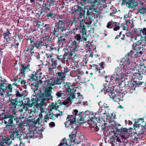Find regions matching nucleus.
Masks as SVG:
<instances>
[{"label":"nucleus","instance_id":"nucleus-1","mask_svg":"<svg viewBox=\"0 0 146 146\" xmlns=\"http://www.w3.org/2000/svg\"><path fill=\"white\" fill-rule=\"evenodd\" d=\"M1 112L0 113V119L2 120V123L5 124V129L10 130L15 127V124L13 120L16 121L18 127L22 128L24 122L23 119L24 117L22 114L19 115L18 112L15 110H13L12 114L5 113V110H2Z\"/></svg>","mask_w":146,"mask_h":146},{"label":"nucleus","instance_id":"nucleus-2","mask_svg":"<svg viewBox=\"0 0 146 146\" xmlns=\"http://www.w3.org/2000/svg\"><path fill=\"white\" fill-rule=\"evenodd\" d=\"M73 115H68L66 121L64 123L66 127L74 128L73 125H75L76 119L78 122L84 123L90 119L89 115L86 114L85 112H79L76 109L73 110L72 112Z\"/></svg>","mask_w":146,"mask_h":146},{"label":"nucleus","instance_id":"nucleus-3","mask_svg":"<svg viewBox=\"0 0 146 146\" xmlns=\"http://www.w3.org/2000/svg\"><path fill=\"white\" fill-rule=\"evenodd\" d=\"M41 38H33L26 40L25 44L27 46H48L51 42V38L47 34H43Z\"/></svg>","mask_w":146,"mask_h":146},{"label":"nucleus","instance_id":"nucleus-4","mask_svg":"<svg viewBox=\"0 0 146 146\" xmlns=\"http://www.w3.org/2000/svg\"><path fill=\"white\" fill-rule=\"evenodd\" d=\"M81 25L78 26L77 29L80 30V33L75 35L74 37L79 44L80 42H87V30L86 29V26ZM90 43L89 41H87L86 46H90Z\"/></svg>","mask_w":146,"mask_h":146},{"label":"nucleus","instance_id":"nucleus-5","mask_svg":"<svg viewBox=\"0 0 146 146\" xmlns=\"http://www.w3.org/2000/svg\"><path fill=\"white\" fill-rule=\"evenodd\" d=\"M131 72V73H133L134 77L131 80L129 86L131 90H135L136 87L141 86L144 83L143 82L140 81L143 78L142 75L143 73L135 72L133 71Z\"/></svg>","mask_w":146,"mask_h":146},{"label":"nucleus","instance_id":"nucleus-6","mask_svg":"<svg viewBox=\"0 0 146 146\" xmlns=\"http://www.w3.org/2000/svg\"><path fill=\"white\" fill-rule=\"evenodd\" d=\"M46 56L48 60L50 61L51 63L48 62L45 66L48 65L49 66H47L48 69L49 71H52L57 66L58 63L59 62L58 55L46 53Z\"/></svg>","mask_w":146,"mask_h":146},{"label":"nucleus","instance_id":"nucleus-7","mask_svg":"<svg viewBox=\"0 0 146 146\" xmlns=\"http://www.w3.org/2000/svg\"><path fill=\"white\" fill-rule=\"evenodd\" d=\"M138 52L135 51L134 52L131 50L130 52L128 53L127 54L122 58L120 62V65L123 66V68H127L129 66L130 60L132 58L136 57L138 55H136Z\"/></svg>","mask_w":146,"mask_h":146},{"label":"nucleus","instance_id":"nucleus-8","mask_svg":"<svg viewBox=\"0 0 146 146\" xmlns=\"http://www.w3.org/2000/svg\"><path fill=\"white\" fill-rule=\"evenodd\" d=\"M137 30L140 35H138L134 38L135 40H137V42L135 43V46H145V41L142 40V39L143 38L145 39H146V28H138Z\"/></svg>","mask_w":146,"mask_h":146},{"label":"nucleus","instance_id":"nucleus-9","mask_svg":"<svg viewBox=\"0 0 146 146\" xmlns=\"http://www.w3.org/2000/svg\"><path fill=\"white\" fill-rule=\"evenodd\" d=\"M66 24L65 20H58V22L56 23L54 27L52 34L56 37L58 36L60 31L61 32H65L67 29L64 25Z\"/></svg>","mask_w":146,"mask_h":146},{"label":"nucleus","instance_id":"nucleus-10","mask_svg":"<svg viewBox=\"0 0 146 146\" xmlns=\"http://www.w3.org/2000/svg\"><path fill=\"white\" fill-rule=\"evenodd\" d=\"M104 88L101 90V92H104L105 94H108L114 101L118 102L120 101V98L118 97L119 96L117 94H115V91H112L110 87L106 84L104 85Z\"/></svg>","mask_w":146,"mask_h":146},{"label":"nucleus","instance_id":"nucleus-11","mask_svg":"<svg viewBox=\"0 0 146 146\" xmlns=\"http://www.w3.org/2000/svg\"><path fill=\"white\" fill-rule=\"evenodd\" d=\"M6 80L4 78L0 80V96L1 97L4 96L5 91L7 90L8 92L12 91V87L11 84H7Z\"/></svg>","mask_w":146,"mask_h":146},{"label":"nucleus","instance_id":"nucleus-12","mask_svg":"<svg viewBox=\"0 0 146 146\" xmlns=\"http://www.w3.org/2000/svg\"><path fill=\"white\" fill-rule=\"evenodd\" d=\"M53 89V88L51 86L48 85V83L46 86L45 87L44 92L40 95V97L42 98L43 101L44 102L46 99L53 98L52 96L51 95V93H52V90Z\"/></svg>","mask_w":146,"mask_h":146},{"label":"nucleus","instance_id":"nucleus-13","mask_svg":"<svg viewBox=\"0 0 146 146\" xmlns=\"http://www.w3.org/2000/svg\"><path fill=\"white\" fill-rule=\"evenodd\" d=\"M105 64H104V63L102 62L99 64L100 67L98 65L95 64L89 65V68L95 73L98 71L99 73L103 74H104L105 72V71L103 70L105 67Z\"/></svg>","mask_w":146,"mask_h":146},{"label":"nucleus","instance_id":"nucleus-14","mask_svg":"<svg viewBox=\"0 0 146 146\" xmlns=\"http://www.w3.org/2000/svg\"><path fill=\"white\" fill-rule=\"evenodd\" d=\"M64 88L67 96H73L75 97L76 90H74V85L72 83L66 82L64 84Z\"/></svg>","mask_w":146,"mask_h":146},{"label":"nucleus","instance_id":"nucleus-15","mask_svg":"<svg viewBox=\"0 0 146 146\" xmlns=\"http://www.w3.org/2000/svg\"><path fill=\"white\" fill-rule=\"evenodd\" d=\"M121 5H124L127 6L129 8L136 9L139 4L138 0H122Z\"/></svg>","mask_w":146,"mask_h":146},{"label":"nucleus","instance_id":"nucleus-16","mask_svg":"<svg viewBox=\"0 0 146 146\" xmlns=\"http://www.w3.org/2000/svg\"><path fill=\"white\" fill-rule=\"evenodd\" d=\"M42 74L41 68H40L36 70V71H34L28 76L29 81H36L37 80L40 79V75Z\"/></svg>","mask_w":146,"mask_h":146},{"label":"nucleus","instance_id":"nucleus-17","mask_svg":"<svg viewBox=\"0 0 146 146\" xmlns=\"http://www.w3.org/2000/svg\"><path fill=\"white\" fill-rule=\"evenodd\" d=\"M42 100L40 95H37L35 97V98H33L31 99V104H32V106L34 105H36L37 107H41L44 105V102Z\"/></svg>","mask_w":146,"mask_h":146},{"label":"nucleus","instance_id":"nucleus-18","mask_svg":"<svg viewBox=\"0 0 146 146\" xmlns=\"http://www.w3.org/2000/svg\"><path fill=\"white\" fill-rule=\"evenodd\" d=\"M10 30H11V29H7L6 32L3 33V38L4 39V40H6V46L7 45L9 46H13L12 42H13V40H12L10 38L11 36V33H10Z\"/></svg>","mask_w":146,"mask_h":146},{"label":"nucleus","instance_id":"nucleus-19","mask_svg":"<svg viewBox=\"0 0 146 146\" xmlns=\"http://www.w3.org/2000/svg\"><path fill=\"white\" fill-rule=\"evenodd\" d=\"M62 80L56 77H54L50 79L48 82V85L53 87L54 88H56L57 86L61 85Z\"/></svg>","mask_w":146,"mask_h":146},{"label":"nucleus","instance_id":"nucleus-20","mask_svg":"<svg viewBox=\"0 0 146 146\" xmlns=\"http://www.w3.org/2000/svg\"><path fill=\"white\" fill-rule=\"evenodd\" d=\"M12 129L10 130H11L9 131V133H10V137L13 140H14L17 139H18L21 137V131H20V130L18 129Z\"/></svg>","mask_w":146,"mask_h":146},{"label":"nucleus","instance_id":"nucleus-21","mask_svg":"<svg viewBox=\"0 0 146 146\" xmlns=\"http://www.w3.org/2000/svg\"><path fill=\"white\" fill-rule=\"evenodd\" d=\"M72 14H78L82 13H85V10H87L86 8H83L81 7L79 5H76L72 7Z\"/></svg>","mask_w":146,"mask_h":146},{"label":"nucleus","instance_id":"nucleus-22","mask_svg":"<svg viewBox=\"0 0 146 146\" xmlns=\"http://www.w3.org/2000/svg\"><path fill=\"white\" fill-rule=\"evenodd\" d=\"M98 105L101 108L102 110L100 112L102 114H107L110 110V108L109 105L103 103L102 101L99 102Z\"/></svg>","mask_w":146,"mask_h":146},{"label":"nucleus","instance_id":"nucleus-23","mask_svg":"<svg viewBox=\"0 0 146 146\" xmlns=\"http://www.w3.org/2000/svg\"><path fill=\"white\" fill-rule=\"evenodd\" d=\"M40 46H28V47H26L25 49L23 51V52L26 55V56L27 57L28 59L29 60L31 59V57L33 55V53H34V52L33 51L34 47H36L38 48H39Z\"/></svg>","mask_w":146,"mask_h":146},{"label":"nucleus","instance_id":"nucleus-24","mask_svg":"<svg viewBox=\"0 0 146 146\" xmlns=\"http://www.w3.org/2000/svg\"><path fill=\"white\" fill-rule=\"evenodd\" d=\"M30 65L29 64H26L25 63H22L21 64V66L20 67V72L19 74V75L20 76L21 75L23 77H24L25 74L26 73V71L28 72L30 71Z\"/></svg>","mask_w":146,"mask_h":146},{"label":"nucleus","instance_id":"nucleus-25","mask_svg":"<svg viewBox=\"0 0 146 146\" xmlns=\"http://www.w3.org/2000/svg\"><path fill=\"white\" fill-rule=\"evenodd\" d=\"M18 99V98H16L14 99H12V98H9V106H10L11 109H15L16 108L17 106H19L20 105V104H19V103H20V100L19 101Z\"/></svg>","mask_w":146,"mask_h":146},{"label":"nucleus","instance_id":"nucleus-26","mask_svg":"<svg viewBox=\"0 0 146 146\" xmlns=\"http://www.w3.org/2000/svg\"><path fill=\"white\" fill-rule=\"evenodd\" d=\"M85 13L83 12V13H82L77 14L79 15L78 19L80 22V25L79 26H80L81 25L82 26V25H83V26H85L88 27L89 26L88 23L87 22H85L84 20L85 17Z\"/></svg>","mask_w":146,"mask_h":146},{"label":"nucleus","instance_id":"nucleus-27","mask_svg":"<svg viewBox=\"0 0 146 146\" xmlns=\"http://www.w3.org/2000/svg\"><path fill=\"white\" fill-rule=\"evenodd\" d=\"M103 124L104 125H100L98 127L97 125V123H94V125H92V126L93 128H94V130L96 131H98L100 129H101L103 132L106 131L108 127L107 126H106L107 124V123H104Z\"/></svg>","mask_w":146,"mask_h":146},{"label":"nucleus","instance_id":"nucleus-28","mask_svg":"<svg viewBox=\"0 0 146 146\" xmlns=\"http://www.w3.org/2000/svg\"><path fill=\"white\" fill-rule=\"evenodd\" d=\"M116 131L117 132L121 135L122 134L121 136L123 139H127V137H125L124 134L128 133V130L129 129L121 127V129H119L118 128H116Z\"/></svg>","mask_w":146,"mask_h":146},{"label":"nucleus","instance_id":"nucleus-29","mask_svg":"<svg viewBox=\"0 0 146 146\" xmlns=\"http://www.w3.org/2000/svg\"><path fill=\"white\" fill-rule=\"evenodd\" d=\"M120 77L118 75H117L115 74H114L112 75V83L114 84L115 83L117 84H118L119 85L120 87H122L121 86L122 83L119 82V80L120 79Z\"/></svg>","mask_w":146,"mask_h":146},{"label":"nucleus","instance_id":"nucleus-30","mask_svg":"<svg viewBox=\"0 0 146 146\" xmlns=\"http://www.w3.org/2000/svg\"><path fill=\"white\" fill-rule=\"evenodd\" d=\"M124 69L121 67H117L115 69V74L118 75L121 78L123 77L125 73L124 71Z\"/></svg>","mask_w":146,"mask_h":146},{"label":"nucleus","instance_id":"nucleus-31","mask_svg":"<svg viewBox=\"0 0 146 146\" xmlns=\"http://www.w3.org/2000/svg\"><path fill=\"white\" fill-rule=\"evenodd\" d=\"M76 132L74 130L70 133V134L69 135V139H68L69 141L73 142L74 143H76Z\"/></svg>","mask_w":146,"mask_h":146},{"label":"nucleus","instance_id":"nucleus-32","mask_svg":"<svg viewBox=\"0 0 146 146\" xmlns=\"http://www.w3.org/2000/svg\"><path fill=\"white\" fill-rule=\"evenodd\" d=\"M45 17L46 20L50 19H53L56 16V14H54L53 11H46Z\"/></svg>","mask_w":146,"mask_h":146},{"label":"nucleus","instance_id":"nucleus-33","mask_svg":"<svg viewBox=\"0 0 146 146\" xmlns=\"http://www.w3.org/2000/svg\"><path fill=\"white\" fill-rule=\"evenodd\" d=\"M68 54L65 52L63 55H58L59 62H61L65 64L66 61L68 60Z\"/></svg>","mask_w":146,"mask_h":146},{"label":"nucleus","instance_id":"nucleus-34","mask_svg":"<svg viewBox=\"0 0 146 146\" xmlns=\"http://www.w3.org/2000/svg\"><path fill=\"white\" fill-rule=\"evenodd\" d=\"M46 12V11L42 8L37 13H36V16L39 19L44 18L45 17Z\"/></svg>","mask_w":146,"mask_h":146},{"label":"nucleus","instance_id":"nucleus-35","mask_svg":"<svg viewBox=\"0 0 146 146\" xmlns=\"http://www.w3.org/2000/svg\"><path fill=\"white\" fill-rule=\"evenodd\" d=\"M62 102L60 99L55 102L54 104L52 103L51 105L52 108L54 110H57V108H59L60 106H62Z\"/></svg>","mask_w":146,"mask_h":146},{"label":"nucleus","instance_id":"nucleus-36","mask_svg":"<svg viewBox=\"0 0 146 146\" xmlns=\"http://www.w3.org/2000/svg\"><path fill=\"white\" fill-rule=\"evenodd\" d=\"M116 135V134H115L110 137V142L112 143H115V141L120 143H121L119 137Z\"/></svg>","mask_w":146,"mask_h":146},{"label":"nucleus","instance_id":"nucleus-37","mask_svg":"<svg viewBox=\"0 0 146 146\" xmlns=\"http://www.w3.org/2000/svg\"><path fill=\"white\" fill-rule=\"evenodd\" d=\"M100 0H83V2H87L88 3L90 4V5L97 7L98 4Z\"/></svg>","mask_w":146,"mask_h":146},{"label":"nucleus","instance_id":"nucleus-38","mask_svg":"<svg viewBox=\"0 0 146 146\" xmlns=\"http://www.w3.org/2000/svg\"><path fill=\"white\" fill-rule=\"evenodd\" d=\"M68 98H67V100L66 101H64L62 102V106L63 105L65 106H66L69 103L70 104H72V100L76 97H74L73 96H67Z\"/></svg>","mask_w":146,"mask_h":146},{"label":"nucleus","instance_id":"nucleus-39","mask_svg":"<svg viewBox=\"0 0 146 146\" xmlns=\"http://www.w3.org/2000/svg\"><path fill=\"white\" fill-rule=\"evenodd\" d=\"M55 74L56 78H59L62 80H63V79L66 77L65 75L63 73V71H61L60 72L56 71Z\"/></svg>","mask_w":146,"mask_h":146},{"label":"nucleus","instance_id":"nucleus-40","mask_svg":"<svg viewBox=\"0 0 146 146\" xmlns=\"http://www.w3.org/2000/svg\"><path fill=\"white\" fill-rule=\"evenodd\" d=\"M39 83L38 81H36L31 84V89L34 91V92L36 91L38 89Z\"/></svg>","mask_w":146,"mask_h":146},{"label":"nucleus","instance_id":"nucleus-41","mask_svg":"<svg viewBox=\"0 0 146 146\" xmlns=\"http://www.w3.org/2000/svg\"><path fill=\"white\" fill-rule=\"evenodd\" d=\"M131 21L130 19H127L126 22L125 24L122 23L120 25V27L123 30H127L128 25L131 23Z\"/></svg>","mask_w":146,"mask_h":146},{"label":"nucleus","instance_id":"nucleus-42","mask_svg":"<svg viewBox=\"0 0 146 146\" xmlns=\"http://www.w3.org/2000/svg\"><path fill=\"white\" fill-rule=\"evenodd\" d=\"M42 31L44 32H48L51 30L52 27V25L48 24H45L43 25Z\"/></svg>","mask_w":146,"mask_h":146},{"label":"nucleus","instance_id":"nucleus-43","mask_svg":"<svg viewBox=\"0 0 146 146\" xmlns=\"http://www.w3.org/2000/svg\"><path fill=\"white\" fill-rule=\"evenodd\" d=\"M127 74H130L131 73L133 74V73H131V72H139V70H137V68L135 67V68H130L129 67L127 68L126 71H127Z\"/></svg>","mask_w":146,"mask_h":146},{"label":"nucleus","instance_id":"nucleus-44","mask_svg":"<svg viewBox=\"0 0 146 146\" xmlns=\"http://www.w3.org/2000/svg\"><path fill=\"white\" fill-rule=\"evenodd\" d=\"M60 35L62 36V37L66 38L67 37H68L70 35V34H72V31H69L67 32H65L64 33H63V32H61V31H60Z\"/></svg>","mask_w":146,"mask_h":146},{"label":"nucleus","instance_id":"nucleus-45","mask_svg":"<svg viewBox=\"0 0 146 146\" xmlns=\"http://www.w3.org/2000/svg\"><path fill=\"white\" fill-rule=\"evenodd\" d=\"M25 101V104L30 107H32V105L31 103V100L28 97L26 98H24Z\"/></svg>","mask_w":146,"mask_h":146},{"label":"nucleus","instance_id":"nucleus-46","mask_svg":"<svg viewBox=\"0 0 146 146\" xmlns=\"http://www.w3.org/2000/svg\"><path fill=\"white\" fill-rule=\"evenodd\" d=\"M19 104L20 105L19 106V107H18V109H19V111L20 112H22L23 111V110L25 109V104H23L22 100L20 101Z\"/></svg>","mask_w":146,"mask_h":146},{"label":"nucleus","instance_id":"nucleus-47","mask_svg":"<svg viewBox=\"0 0 146 146\" xmlns=\"http://www.w3.org/2000/svg\"><path fill=\"white\" fill-rule=\"evenodd\" d=\"M146 11V7L142 6V7L138 9V11L140 14L144 15L145 14Z\"/></svg>","mask_w":146,"mask_h":146},{"label":"nucleus","instance_id":"nucleus-48","mask_svg":"<svg viewBox=\"0 0 146 146\" xmlns=\"http://www.w3.org/2000/svg\"><path fill=\"white\" fill-rule=\"evenodd\" d=\"M44 6L43 7V8H42L43 9L46 11L50 10V8L51 5H50V4L48 2V1L47 2L45 3H44Z\"/></svg>","mask_w":146,"mask_h":146},{"label":"nucleus","instance_id":"nucleus-49","mask_svg":"<svg viewBox=\"0 0 146 146\" xmlns=\"http://www.w3.org/2000/svg\"><path fill=\"white\" fill-rule=\"evenodd\" d=\"M120 28H121L120 26V24L118 22H115L113 25V28L114 31H117L119 30Z\"/></svg>","mask_w":146,"mask_h":146},{"label":"nucleus","instance_id":"nucleus-50","mask_svg":"<svg viewBox=\"0 0 146 146\" xmlns=\"http://www.w3.org/2000/svg\"><path fill=\"white\" fill-rule=\"evenodd\" d=\"M58 39L57 44L58 45L63 44V43L64 42H65V40H66L65 37H62L60 35V37L58 38Z\"/></svg>","mask_w":146,"mask_h":146},{"label":"nucleus","instance_id":"nucleus-51","mask_svg":"<svg viewBox=\"0 0 146 146\" xmlns=\"http://www.w3.org/2000/svg\"><path fill=\"white\" fill-rule=\"evenodd\" d=\"M73 20H70V26L71 27V28H73V27L76 25L77 22L76 19V18L75 17H74L73 18Z\"/></svg>","mask_w":146,"mask_h":146},{"label":"nucleus","instance_id":"nucleus-52","mask_svg":"<svg viewBox=\"0 0 146 146\" xmlns=\"http://www.w3.org/2000/svg\"><path fill=\"white\" fill-rule=\"evenodd\" d=\"M71 59L74 60L76 58L77 56L76 55L75 53L73 50H71L69 53Z\"/></svg>","mask_w":146,"mask_h":146},{"label":"nucleus","instance_id":"nucleus-53","mask_svg":"<svg viewBox=\"0 0 146 146\" xmlns=\"http://www.w3.org/2000/svg\"><path fill=\"white\" fill-rule=\"evenodd\" d=\"M14 39L17 40H21L22 39V37H21V34H20L19 31L15 32Z\"/></svg>","mask_w":146,"mask_h":146},{"label":"nucleus","instance_id":"nucleus-54","mask_svg":"<svg viewBox=\"0 0 146 146\" xmlns=\"http://www.w3.org/2000/svg\"><path fill=\"white\" fill-rule=\"evenodd\" d=\"M77 94L78 95V101L77 104H81L82 101L84 99L83 96L80 92H78Z\"/></svg>","mask_w":146,"mask_h":146},{"label":"nucleus","instance_id":"nucleus-55","mask_svg":"<svg viewBox=\"0 0 146 146\" xmlns=\"http://www.w3.org/2000/svg\"><path fill=\"white\" fill-rule=\"evenodd\" d=\"M135 122L134 124L133 125L134 127H135L136 128L139 127L140 126V120L139 119H135Z\"/></svg>","mask_w":146,"mask_h":146},{"label":"nucleus","instance_id":"nucleus-56","mask_svg":"<svg viewBox=\"0 0 146 146\" xmlns=\"http://www.w3.org/2000/svg\"><path fill=\"white\" fill-rule=\"evenodd\" d=\"M114 22H115L111 20L110 21H109L107 23L106 27L108 28L113 29Z\"/></svg>","mask_w":146,"mask_h":146},{"label":"nucleus","instance_id":"nucleus-57","mask_svg":"<svg viewBox=\"0 0 146 146\" xmlns=\"http://www.w3.org/2000/svg\"><path fill=\"white\" fill-rule=\"evenodd\" d=\"M56 98H59L64 96V93L62 91H59L57 92L56 93Z\"/></svg>","mask_w":146,"mask_h":146},{"label":"nucleus","instance_id":"nucleus-58","mask_svg":"<svg viewBox=\"0 0 146 146\" xmlns=\"http://www.w3.org/2000/svg\"><path fill=\"white\" fill-rule=\"evenodd\" d=\"M87 10L86 13H85V17L86 18H91L92 16V11H90L88 10V9H87V10H86L85 11Z\"/></svg>","mask_w":146,"mask_h":146},{"label":"nucleus","instance_id":"nucleus-59","mask_svg":"<svg viewBox=\"0 0 146 146\" xmlns=\"http://www.w3.org/2000/svg\"><path fill=\"white\" fill-rule=\"evenodd\" d=\"M48 1L51 6L56 5L58 4V2L55 0H48Z\"/></svg>","mask_w":146,"mask_h":146},{"label":"nucleus","instance_id":"nucleus-60","mask_svg":"<svg viewBox=\"0 0 146 146\" xmlns=\"http://www.w3.org/2000/svg\"><path fill=\"white\" fill-rule=\"evenodd\" d=\"M105 77L106 78V81L107 82L109 83H112V76H111L109 75L106 76H105Z\"/></svg>","mask_w":146,"mask_h":146},{"label":"nucleus","instance_id":"nucleus-61","mask_svg":"<svg viewBox=\"0 0 146 146\" xmlns=\"http://www.w3.org/2000/svg\"><path fill=\"white\" fill-rule=\"evenodd\" d=\"M10 138L8 137H7L4 140V143H5L8 145H9L12 142V141L11 140Z\"/></svg>","mask_w":146,"mask_h":146},{"label":"nucleus","instance_id":"nucleus-62","mask_svg":"<svg viewBox=\"0 0 146 146\" xmlns=\"http://www.w3.org/2000/svg\"><path fill=\"white\" fill-rule=\"evenodd\" d=\"M63 68V73L66 76L67 74V73L68 72H69L70 70L66 66H65V67H64Z\"/></svg>","mask_w":146,"mask_h":146},{"label":"nucleus","instance_id":"nucleus-63","mask_svg":"<svg viewBox=\"0 0 146 146\" xmlns=\"http://www.w3.org/2000/svg\"><path fill=\"white\" fill-rule=\"evenodd\" d=\"M15 95L16 96V97L18 98L21 97L22 98L23 95L22 94H21L19 92V91L18 90H16L15 91Z\"/></svg>","mask_w":146,"mask_h":146},{"label":"nucleus","instance_id":"nucleus-64","mask_svg":"<svg viewBox=\"0 0 146 146\" xmlns=\"http://www.w3.org/2000/svg\"><path fill=\"white\" fill-rule=\"evenodd\" d=\"M133 136H134V139H136L137 140L140 137H139L141 136L138 133V132L136 131L134 133Z\"/></svg>","mask_w":146,"mask_h":146}]
</instances>
